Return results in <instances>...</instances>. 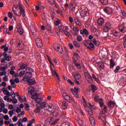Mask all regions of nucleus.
Returning a JSON list of instances; mask_svg holds the SVG:
<instances>
[{
    "mask_svg": "<svg viewBox=\"0 0 126 126\" xmlns=\"http://www.w3.org/2000/svg\"><path fill=\"white\" fill-rule=\"evenodd\" d=\"M12 10L14 14L16 15V16H25L26 14H25V10L23 9L22 7L20 5H14L12 7Z\"/></svg>",
    "mask_w": 126,
    "mask_h": 126,
    "instance_id": "1",
    "label": "nucleus"
},
{
    "mask_svg": "<svg viewBox=\"0 0 126 126\" xmlns=\"http://www.w3.org/2000/svg\"><path fill=\"white\" fill-rule=\"evenodd\" d=\"M63 95L65 100L67 101V102H68L69 103H76V102H75V100H74V98L68 95L67 93H64Z\"/></svg>",
    "mask_w": 126,
    "mask_h": 126,
    "instance_id": "2",
    "label": "nucleus"
},
{
    "mask_svg": "<svg viewBox=\"0 0 126 126\" xmlns=\"http://www.w3.org/2000/svg\"><path fill=\"white\" fill-rule=\"evenodd\" d=\"M98 103H99V106L101 108L103 114H106V113H107V106L105 105V104L104 103V101H103V99L100 98V100Z\"/></svg>",
    "mask_w": 126,
    "mask_h": 126,
    "instance_id": "3",
    "label": "nucleus"
},
{
    "mask_svg": "<svg viewBox=\"0 0 126 126\" xmlns=\"http://www.w3.org/2000/svg\"><path fill=\"white\" fill-rule=\"evenodd\" d=\"M85 77L89 83H92L93 82V79H92V77L89 73L87 72H85Z\"/></svg>",
    "mask_w": 126,
    "mask_h": 126,
    "instance_id": "4",
    "label": "nucleus"
},
{
    "mask_svg": "<svg viewBox=\"0 0 126 126\" xmlns=\"http://www.w3.org/2000/svg\"><path fill=\"white\" fill-rule=\"evenodd\" d=\"M80 14L81 17H85L86 16H88V15H89V12L88 11V9L86 8L82 10L80 13Z\"/></svg>",
    "mask_w": 126,
    "mask_h": 126,
    "instance_id": "5",
    "label": "nucleus"
},
{
    "mask_svg": "<svg viewBox=\"0 0 126 126\" xmlns=\"http://www.w3.org/2000/svg\"><path fill=\"white\" fill-rule=\"evenodd\" d=\"M29 92L31 93L32 96L37 95V92L35 91V88L31 86L29 88Z\"/></svg>",
    "mask_w": 126,
    "mask_h": 126,
    "instance_id": "6",
    "label": "nucleus"
},
{
    "mask_svg": "<svg viewBox=\"0 0 126 126\" xmlns=\"http://www.w3.org/2000/svg\"><path fill=\"white\" fill-rule=\"evenodd\" d=\"M103 10L107 15H111L113 13V9L110 7H105Z\"/></svg>",
    "mask_w": 126,
    "mask_h": 126,
    "instance_id": "7",
    "label": "nucleus"
},
{
    "mask_svg": "<svg viewBox=\"0 0 126 126\" xmlns=\"http://www.w3.org/2000/svg\"><path fill=\"white\" fill-rule=\"evenodd\" d=\"M39 95L36 94V95H33L32 96V99L35 100L36 103H40L42 102V98L41 97H38Z\"/></svg>",
    "mask_w": 126,
    "mask_h": 126,
    "instance_id": "8",
    "label": "nucleus"
},
{
    "mask_svg": "<svg viewBox=\"0 0 126 126\" xmlns=\"http://www.w3.org/2000/svg\"><path fill=\"white\" fill-rule=\"evenodd\" d=\"M54 48L56 52H58L59 53H63V47H62L61 45L55 44Z\"/></svg>",
    "mask_w": 126,
    "mask_h": 126,
    "instance_id": "9",
    "label": "nucleus"
},
{
    "mask_svg": "<svg viewBox=\"0 0 126 126\" xmlns=\"http://www.w3.org/2000/svg\"><path fill=\"white\" fill-rule=\"evenodd\" d=\"M10 82L11 84L12 87H13V88H15V87H16V84H15V83H19V79L18 78H16L15 79V81L13 79H11L10 80Z\"/></svg>",
    "mask_w": 126,
    "mask_h": 126,
    "instance_id": "10",
    "label": "nucleus"
},
{
    "mask_svg": "<svg viewBox=\"0 0 126 126\" xmlns=\"http://www.w3.org/2000/svg\"><path fill=\"white\" fill-rule=\"evenodd\" d=\"M71 91L72 93L76 98H78L79 97V94H78V88H74V89H71Z\"/></svg>",
    "mask_w": 126,
    "mask_h": 126,
    "instance_id": "11",
    "label": "nucleus"
},
{
    "mask_svg": "<svg viewBox=\"0 0 126 126\" xmlns=\"http://www.w3.org/2000/svg\"><path fill=\"white\" fill-rule=\"evenodd\" d=\"M16 95V96L18 97V99L21 103H22V102H26L27 100H26V97H25L24 99L21 98V96L20 95H19V93L18 92H16L15 93V95Z\"/></svg>",
    "mask_w": 126,
    "mask_h": 126,
    "instance_id": "12",
    "label": "nucleus"
},
{
    "mask_svg": "<svg viewBox=\"0 0 126 126\" xmlns=\"http://www.w3.org/2000/svg\"><path fill=\"white\" fill-rule=\"evenodd\" d=\"M33 74H32V73H30V72H26V73L25 74V76L24 77V78H23V80H27V79H30V78H31V77H32Z\"/></svg>",
    "mask_w": 126,
    "mask_h": 126,
    "instance_id": "13",
    "label": "nucleus"
},
{
    "mask_svg": "<svg viewBox=\"0 0 126 126\" xmlns=\"http://www.w3.org/2000/svg\"><path fill=\"white\" fill-rule=\"evenodd\" d=\"M35 42L38 48H41L43 46V43L42 40L40 38H36L35 39Z\"/></svg>",
    "mask_w": 126,
    "mask_h": 126,
    "instance_id": "14",
    "label": "nucleus"
},
{
    "mask_svg": "<svg viewBox=\"0 0 126 126\" xmlns=\"http://www.w3.org/2000/svg\"><path fill=\"white\" fill-rule=\"evenodd\" d=\"M97 23L98 26H103L105 23V20L103 18H99L97 19Z\"/></svg>",
    "mask_w": 126,
    "mask_h": 126,
    "instance_id": "15",
    "label": "nucleus"
},
{
    "mask_svg": "<svg viewBox=\"0 0 126 126\" xmlns=\"http://www.w3.org/2000/svg\"><path fill=\"white\" fill-rule=\"evenodd\" d=\"M111 27V24H110V23H107L105 26L104 28L103 29V31L104 32H108L109 31V30H110V29Z\"/></svg>",
    "mask_w": 126,
    "mask_h": 126,
    "instance_id": "16",
    "label": "nucleus"
},
{
    "mask_svg": "<svg viewBox=\"0 0 126 126\" xmlns=\"http://www.w3.org/2000/svg\"><path fill=\"white\" fill-rule=\"evenodd\" d=\"M17 31L20 35L23 34V29H22V26L20 24L17 26Z\"/></svg>",
    "mask_w": 126,
    "mask_h": 126,
    "instance_id": "17",
    "label": "nucleus"
},
{
    "mask_svg": "<svg viewBox=\"0 0 126 126\" xmlns=\"http://www.w3.org/2000/svg\"><path fill=\"white\" fill-rule=\"evenodd\" d=\"M72 29L73 31L74 32L73 35L74 36H77V35L79 34V29H78V28L76 27H73Z\"/></svg>",
    "mask_w": 126,
    "mask_h": 126,
    "instance_id": "18",
    "label": "nucleus"
},
{
    "mask_svg": "<svg viewBox=\"0 0 126 126\" xmlns=\"http://www.w3.org/2000/svg\"><path fill=\"white\" fill-rule=\"evenodd\" d=\"M47 121H49V124L50 125H55L56 123H57V122H58V120H55V119H54V118H48Z\"/></svg>",
    "mask_w": 126,
    "mask_h": 126,
    "instance_id": "19",
    "label": "nucleus"
},
{
    "mask_svg": "<svg viewBox=\"0 0 126 126\" xmlns=\"http://www.w3.org/2000/svg\"><path fill=\"white\" fill-rule=\"evenodd\" d=\"M24 81H26L30 85H34V84L36 83L35 80H33L31 79H28L27 80H24Z\"/></svg>",
    "mask_w": 126,
    "mask_h": 126,
    "instance_id": "20",
    "label": "nucleus"
},
{
    "mask_svg": "<svg viewBox=\"0 0 126 126\" xmlns=\"http://www.w3.org/2000/svg\"><path fill=\"white\" fill-rule=\"evenodd\" d=\"M111 34L113 35V37H115V38H119L120 37V33L116 31H111Z\"/></svg>",
    "mask_w": 126,
    "mask_h": 126,
    "instance_id": "21",
    "label": "nucleus"
},
{
    "mask_svg": "<svg viewBox=\"0 0 126 126\" xmlns=\"http://www.w3.org/2000/svg\"><path fill=\"white\" fill-rule=\"evenodd\" d=\"M109 108H114L116 106V102L115 101L110 100L107 104Z\"/></svg>",
    "mask_w": 126,
    "mask_h": 126,
    "instance_id": "22",
    "label": "nucleus"
},
{
    "mask_svg": "<svg viewBox=\"0 0 126 126\" xmlns=\"http://www.w3.org/2000/svg\"><path fill=\"white\" fill-rule=\"evenodd\" d=\"M90 122L92 126H96V123L95 122V120L92 116L90 117Z\"/></svg>",
    "mask_w": 126,
    "mask_h": 126,
    "instance_id": "23",
    "label": "nucleus"
},
{
    "mask_svg": "<svg viewBox=\"0 0 126 126\" xmlns=\"http://www.w3.org/2000/svg\"><path fill=\"white\" fill-rule=\"evenodd\" d=\"M3 56L5 58L7 62H9L11 60V57L10 56H7V54L5 53H3Z\"/></svg>",
    "mask_w": 126,
    "mask_h": 126,
    "instance_id": "24",
    "label": "nucleus"
},
{
    "mask_svg": "<svg viewBox=\"0 0 126 126\" xmlns=\"http://www.w3.org/2000/svg\"><path fill=\"white\" fill-rule=\"evenodd\" d=\"M70 6L72 8L73 10H75V7H76L77 4L76 3L71 1L69 4Z\"/></svg>",
    "mask_w": 126,
    "mask_h": 126,
    "instance_id": "25",
    "label": "nucleus"
},
{
    "mask_svg": "<svg viewBox=\"0 0 126 126\" xmlns=\"http://www.w3.org/2000/svg\"><path fill=\"white\" fill-rule=\"evenodd\" d=\"M97 65H98V67H99L100 69H104V68L105 67L104 63H103V62H98L97 63Z\"/></svg>",
    "mask_w": 126,
    "mask_h": 126,
    "instance_id": "26",
    "label": "nucleus"
},
{
    "mask_svg": "<svg viewBox=\"0 0 126 126\" xmlns=\"http://www.w3.org/2000/svg\"><path fill=\"white\" fill-rule=\"evenodd\" d=\"M28 66L27 63H22L20 66V69H25Z\"/></svg>",
    "mask_w": 126,
    "mask_h": 126,
    "instance_id": "27",
    "label": "nucleus"
},
{
    "mask_svg": "<svg viewBox=\"0 0 126 126\" xmlns=\"http://www.w3.org/2000/svg\"><path fill=\"white\" fill-rule=\"evenodd\" d=\"M68 105V104L67 102L65 101H63V108L64 109V110H65L66 108H67V106Z\"/></svg>",
    "mask_w": 126,
    "mask_h": 126,
    "instance_id": "28",
    "label": "nucleus"
},
{
    "mask_svg": "<svg viewBox=\"0 0 126 126\" xmlns=\"http://www.w3.org/2000/svg\"><path fill=\"white\" fill-rule=\"evenodd\" d=\"M3 93L5 95H7L8 96H11V94L7 90H4Z\"/></svg>",
    "mask_w": 126,
    "mask_h": 126,
    "instance_id": "29",
    "label": "nucleus"
},
{
    "mask_svg": "<svg viewBox=\"0 0 126 126\" xmlns=\"http://www.w3.org/2000/svg\"><path fill=\"white\" fill-rule=\"evenodd\" d=\"M73 76L74 78L75 79H76V80L77 79H80V78H81L80 74H79L78 73L73 74Z\"/></svg>",
    "mask_w": 126,
    "mask_h": 126,
    "instance_id": "30",
    "label": "nucleus"
},
{
    "mask_svg": "<svg viewBox=\"0 0 126 126\" xmlns=\"http://www.w3.org/2000/svg\"><path fill=\"white\" fill-rule=\"evenodd\" d=\"M82 103L85 106V108H87V102H86V100H85V98H84V97H82Z\"/></svg>",
    "mask_w": 126,
    "mask_h": 126,
    "instance_id": "31",
    "label": "nucleus"
},
{
    "mask_svg": "<svg viewBox=\"0 0 126 126\" xmlns=\"http://www.w3.org/2000/svg\"><path fill=\"white\" fill-rule=\"evenodd\" d=\"M63 32H64L65 35H66V36L68 37V38H69L70 39H71V38H72L71 34H70V33H69V32H68L64 31Z\"/></svg>",
    "mask_w": 126,
    "mask_h": 126,
    "instance_id": "32",
    "label": "nucleus"
},
{
    "mask_svg": "<svg viewBox=\"0 0 126 126\" xmlns=\"http://www.w3.org/2000/svg\"><path fill=\"white\" fill-rule=\"evenodd\" d=\"M41 17L43 21H46L47 17H46V15L45 14V13H42L41 14Z\"/></svg>",
    "mask_w": 126,
    "mask_h": 126,
    "instance_id": "33",
    "label": "nucleus"
},
{
    "mask_svg": "<svg viewBox=\"0 0 126 126\" xmlns=\"http://www.w3.org/2000/svg\"><path fill=\"white\" fill-rule=\"evenodd\" d=\"M93 42L94 43V45H95V46H97L98 47V46H99V45H100V42L99 41H97L96 40V39L94 38L93 39Z\"/></svg>",
    "mask_w": 126,
    "mask_h": 126,
    "instance_id": "34",
    "label": "nucleus"
},
{
    "mask_svg": "<svg viewBox=\"0 0 126 126\" xmlns=\"http://www.w3.org/2000/svg\"><path fill=\"white\" fill-rule=\"evenodd\" d=\"M26 72H30L32 73V72H34V70H33V68H27L26 69Z\"/></svg>",
    "mask_w": 126,
    "mask_h": 126,
    "instance_id": "35",
    "label": "nucleus"
},
{
    "mask_svg": "<svg viewBox=\"0 0 126 126\" xmlns=\"http://www.w3.org/2000/svg\"><path fill=\"white\" fill-rule=\"evenodd\" d=\"M51 70L52 75H53V76H57V77H58V74L57 73V72H56V70H54L53 68H51Z\"/></svg>",
    "mask_w": 126,
    "mask_h": 126,
    "instance_id": "36",
    "label": "nucleus"
},
{
    "mask_svg": "<svg viewBox=\"0 0 126 126\" xmlns=\"http://www.w3.org/2000/svg\"><path fill=\"white\" fill-rule=\"evenodd\" d=\"M119 29L120 32H122V33H125V32H126V29H125L124 27L120 26Z\"/></svg>",
    "mask_w": 126,
    "mask_h": 126,
    "instance_id": "37",
    "label": "nucleus"
},
{
    "mask_svg": "<svg viewBox=\"0 0 126 126\" xmlns=\"http://www.w3.org/2000/svg\"><path fill=\"white\" fill-rule=\"evenodd\" d=\"M46 106H47V103H46L45 102H43L40 104V108L41 109H44V108H46Z\"/></svg>",
    "mask_w": 126,
    "mask_h": 126,
    "instance_id": "38",
    "label": "nucleus"
},
{
    "mask_svg": "<svg viewBox=\"0 0 126 126\" xmlns=\"http://www.w3.org/2000/svg\"><path fill=\"white\" fill-rule=\"evenodd\" d=\"M116 63H115V62H114V60H113V59H111L110 60V67H112L113 68V67H114V66H115Z\"/></svg>",
    "mask_w": 126,
    "mask_h": 126,
    "instance_id": "39",
    "label": "nucleus"
},
{
    "mask_svg": "<svg viewBox=\"0 0 126 126\" xmlns=\"http://www.w3.org/2000/svg\"><path fill=\"white\" fill-rule=\"evenodd\" d=\"M92 75H93V78L95 81H96L97 83H100V81L99 80V79H98L97 77H96V76H95V75L93 74Z\"/></svg>",
    "mask_w": 126,
    "mask_h": 126,
    "instance_id": "40",
    "label": "nucleus"
},
{
    "mask_svg": "<svg viewBox=\"0 0 126 126\" xmlns=\"http://www.w3.org/2000/svg\"><path fill=\"white\" fill-rule=\"evenodd\" d=\"M59 30H60V31L61 32H63L64 31V26H63V25H61L59 26Z\"/></svg>",
    "mask_w": 126,
    "mask_h": 126,
    "instance_id": "41",
    "label": "nucleus"
},
{
    "mask_svg": "<svg viewBox=\"0 0 126 126\" xmlns=\"http://www.w3.org/2000/svg\"><path fill=\"white\" fill-rule=\"evenodd\" d=\"M1 101H2V102L0 103V107H1V108H4L5 107V104L3 102V100L1 99Z\"/></svg>",
    "mask_w": 126,
    "mask_h": 126,
    "instance_id": "42",
    "label": "nucleus"
},
{
    "mask_svg": "<svg viewBox=\"0 0 126 126\" xmlns=\"http://www.w3.org/2000/svg\"><path fill=\"white\" fill-rule=\"evenodd\" d=\"M73 44L74 46H75V47H76V48H79V47L80 46L79 43L77 41H74Z\"/></svg>",
    "mask_w": 126,
    "mask_h": 126,
    "instance_id": "43",
    "label": "nucleus"
},
{
    "mask_svg": "<svg viewBox=\"0 0 126 126\" xmlns=\"http://www.w3.org/2000/svg\"><path fill=\"white\" fill-rule=\"evenodd\" d=\"M6 69H7V67H5V66L0 67V70L1 71H5V70H6Z\"/></svg>",
    "mask_w": 126,
    "mask_h": 126,
    "instance_id": "44",
    "label": "nucleus"
},
{
    "mask_svg": "<svg viewBox=\"0 0 126 126\" xmlns=\"http://www.w3.org/2000/svg\"><path fill=\"white\" fill-rule=\"evenodd\" d=\"M24 73H25V71L22 70L20 71V73H19V76H20V77H22V76L24 75Z\"/></svg>",
    "mask_w": 126,
    "mask_h": 126,
    "instance_id": "45",
    "label": "nucleus"
},
{
    "mask_svg": "<svg viewBox=\"0 0 126 126\" xmlns=\"http://www.w3.org/2000/svg\"><path fill=\"white\" fill-rule=\"evenodd\" d=\"M103 4H107L108 2V0H99Z\"/></svg>",
    "mask_w": 126,
    "mask_h": 126,
    "instance_id": "46",
    "label": "nucleus"
},
{
    "mask_svg": "<svg viewBox=\"0 0 126 126\" xmlns=\"http://www.w3.org/2000/svg\"><path fill=\"white\" fill-rule=\"evenodd\" d=\"M97 87L95 85H92V90H93V92H94L97 90Z\"/></svg>",
    "mask_w": 126,
    "mask_h": 126,
    "instance_id": "47",
    "label": "nucleus"
},
{
    "mask_svg": "<svg viewBox=\"0 0 126 126\" xmlns=\"http://www.w3.org/2000/svg\"><path fill=\"white\" fill-rule=\"evenodd\" d=\"M41 111V108L40 107H37L34 109V112L35 113H40Z\"/></svg>",
    "mask_w": 126,
    "mask_h": 126,
    "instance_id": "48",
    "label": "nucleus"
},
{
    "mask_svg": "<svg viewBox=\"0 0 126 126\" xmlns=\"http://www.w3.org/2000/svg\"><path fill=\"white\" fill-rule=\"evenodd\" d=\"M60 23H61V20H60V19H58L55 22V25H56V26H58L60 25Z\"/></svg>",
    "mask_w": 126,
    "mask_h": 126,
    "instance_id": "49",
    "label": "nucleus"
},
{
    "mask_svg": "<svg viewBox=\"0 0 126 126\" xmlns=\"http://www.w3.org/2000/svg\"><path fill=\"white\" fill-rule=\"evenodd\" d=\"M3 75H6V71H2L0 72V76H3Z\"/></svg>",
    "mask_w": 126,
    "mask_h": 126,
    "instance_id": "50",
    "label": "nucleus"
},
{
    "mask_svg": "<svg viewBox=\"0 0 126 126\" xmlns=\"http://www.w3.org/2000/svg\"><path fill=\"white\" fill-rule=\"evenodd\" d=\"M14 112V110L9 111L8 114L9 115L10 117H12V116H13Z\"/></svg>",
    "mask_w": 126,
    "mask_h": 126,
    "instance_id": "51",
    "label": "nucleus"
},
{
    "mask_svg": "<svg viewBox=\"0 0 126 126\" xmlns=\"http://www.w3.org/2000/svg\"><path fill=\"white\" fill-rule=\"evenodd\" d=\"M77 40L78 42H81L82 41V37L81 35H78L77 37Z\"/></svg>",
    "mask_w": 126,
    "mask_h": 126,
    "instance_id": "52",
    "label": "nucleus"
},
{
    "mask_svg": "<svg viewBox=\"0 0 126 126\" xmlns=\"http://www.w3.org/2000/svg\"><path fill=\"white\" fill-rule=\"evenodd\" d=\"M71 126V125L67 122L64 123L62 124V125H61V126Z\"/></svg>",
    "mask_w": 126,
    "mask_h": 126,
    "instance_id": "53",
    "label": "nucleus"
},
{
    "mask_svg": "<svg viewBox=\"0 0 126 126\" xmlns=\"http://www.w3.org/2000/svg\"><path fill=\"white\" fill-rule=\"evenodd\" d=\"M94 100L95 102H98L100 101L99 96L97 95L94 97Z\"/></svg>",
    "mask_w": 126,
    "mask_h": 126,
    "instance_id": "54",
    "label": "nucleus"
},
{
    "mask_svg": "<svg viewBox=\"0 0 126 126\" xmlns=\"http://www.w3.org/2000/svg\"><path fill=\"white\" fill-rule=\"evenodd\" d=\"M25 109L26 111H29V110H30V108L29 107V104H26L25 106Z\"/></svg>",
    "mask_w": 126,
    "mask_h": 126,
    "instance_id": "55",
    "label": "nucleus"
},
{
    "mask_svg": "<svg viewBox=\"0 0 126 126\" xmlns=\"http://www.w3.org/2000/svg\"><path fill=\"white\" fill-rule=\"evenodd\" d=\"M24 115H25V112L24 111H22L21 112L20 114L18 115V117L19 118H21V116H24Z\"/></svg>",
    "mask_w": 126,
    "mask_h": 126,
    "instance_id": "56",
    "label": "nucleus"
},
{
    "mask_svg": "<svg viewBox=\"0 0 126 126\" xmlns=\"http://www.w3.org/2000/svg\"><path fill=\"white\" fill-rule=\"evenodd\" d=\"M86 110L87 112H88V114H89V115H91V116L93 115V112H92V110H91V109L89 110L88 109H87Z\"/></svg>",
    "mask_w": 126,
    "mask_h": 126,
    "instance_id": "57",
    "label": "nucleus"
},
{
    "mask_svg": "<svg viewBox=\"0 0 126 126\" xmlns=\"http://www.w3.org/2000/svg\"><path fill=\"white\" fill-rule=\"evenodd\" d=\"M84 34L85 35H89L90 33L88 32V31L86 29H84Z\"/></svg>",
    "mask_w": 126,
    "mask_h": 126,
    "instance_id": "58",
    "label": "nucleus"
},
{
    "mask_svg": "<svg viewBox=\"0 0 126 126\" xmlns=\"http://www.w3.org/2000/svg\"><path fill=\"white\" fill-rule=\"evenodd\" d=\"M120 68H121L119 66H116V69L114 70V72H115V73H117V72H119V70H120Z\"/></svg>",
    "mask_w": 126,
    "mask_h": 126,
    "instance_id": "59",
    "label": "nucleus"
},
{
    "mask_svg": "<svg viewBox=\"0 0 126 126\" xmlns=\"http://www.w3.org/2000/svg\"><path fill=\"white\" fill-rule=\"evenodd\" d=\"M3 81L7 82L8 81V76L7 75L4 76V77L3 78Z\"/></svg>",
    "mask_w": 126,
    "mask_h": 126,
    "instance_id": "60",
    "label": "nucleus"
},
{
    "mask_svg": "<svg viewBox=\"0 0 126 126\" xmlns=\"http://www.w3.org/2000/svg\"><path fill=\"white\" fill-rule=\"evenodd\" d=\"M46 29L48 31H51V30H52V27H51L50 25H47L46 27Z\"/></svg>",
    "mask_w": 126,
    "mask_h": 126,
    "instance_id": "61",
    "label": "nucleus"
},
{
    "mask_svg": "<svg viewBox=\"0 0 126 126\" xmlns=\"http://www.w3.org/2000/svg\"><path fill=\"white\" fill-rule=\"evenodd\" d=\"M20 112H21V108H20V107H17L16 109V112L17 113V114H19Z\"/></svg>",
    "mask_w": 126,
    "mask_h": 126,
    "instance_id": "62",
    "label": "nucleus"
},
{
    "mask_svg": "<svg viewBox=\"0 0 126 126\" xmlns=\"http://www.w3.org/2000/svg\"><path fill=\"white\" fill-rule=\"evenodd\" d=\"M56 33H57L58 36H60V35L61 34V33H60L61 32V30L58 28L56 29Z\"/></svg>",
    "mask_w": 126,
    "mask_h": 126,
    "instance_id": "63",
    "label": "nucleus"
},
{
    "mask_svg": "<svg viewBox=\"0 0 126 126\" xmlns=\"http://www.w3.org/2000/svg\"><path fill=\"white\" fill-rule=\"evenodd\" d=\"M12 120L14 122H17V120H18V117H17V116H14V117H13Z\"/></svg>",
    "mask_w": 126,
    "mask_h": 126,
    "instance_id": "64",
    "label": "nucleus"
}]
</instances>
